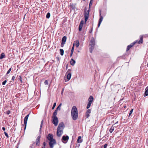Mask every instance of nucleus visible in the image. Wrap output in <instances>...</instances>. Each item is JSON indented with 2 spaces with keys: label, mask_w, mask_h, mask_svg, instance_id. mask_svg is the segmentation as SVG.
<instances>
[{
  "label": "nucleus",
  "mask_w": 148,
  "mask_h": 148,
  "mask_svg": "<svg viewBox=\"0 0 148 148\" xmlns=\"http://www.w3.org/2000/svg\"><path fill=\"white\" fill-rule=\"evenodd\" d=\"M44 84L45 85H48V81L47 80H45L44 82Z\"/></svg>",
  "instance_id": "36"
},
{
  "label": "nucleus",
  "mask_w": 148,
  "mask_h": 148,
  "mask_svg": "<svg viewBox=\"0 0 148 148\" xmlns=\"http://www.w3.org/2000/svg\"><path fill=\"white\" fill-rule=\"evenodd\" d=\"M2 130L4 131H5V127H2Z\"/></svg>",
  "instance_id": "54"
},
{
  "label": "nucleus",
  "mask_w": 148,
  "mask_h": 148,
  "mask_svg": "<svg viewBox=\"0 0 148 148\" xmlns=\"http://www.w3.org/2000/svg\"><path fill=\"white\" fill-rule=\"evenodd\" d=\"M62 103H60L59 104V105L58 106L59 107H60V108H61V106H62Z\"/></svg>",
  "instance_id": "51"
},
{
  "label": "nucleus",
  "mask_w": 148,
  "mask_h": 148,
  "mask_svg": "<svg viewBox=\"0 0 148 148\" xmlns=\"http://www.w3.org/2000/svg\"><path fill=\"white\" fill-rule=\"evenodd\" d=\"M144 36L146 37H148V34L144 35Z\"/></svg>",
  "instance_id": "53"
},
{
  "label": "nucleus",
  "mask_w": 148,
  "mask_h": 148,
  "mask_svg": "<svg viewBox=\"0 0 148 148\" xmlns=\"http://www.w3.org/2000/svg\"><path fill=\"white\" fill-rule=\"evenodd\" d=\"M90 45L94 46L95 45V40L94 38H92L90 42Z\"/></svg>",
  "instance_id": "11"
},
{
  "label": "nucleus",
  "mask_w": 148,
  "mask_h": 148,
  "mask_svg": "<svg viewBox=\"0 0 148 148\" xmlns=\"http://www.w3.org/2000/svg\"><path fill=\"white\" fill-rule=\"evenodd\" d=\"M16 78V76L14 75L13 76L12 78V80L13 81H14Z\"/></svg>",
  "instance_id": "41"
},
{
  "label": "nucleus",
  "mask_w": 148,
  "mask_h": 148,
  "mask_svg": "<svg viewBox=\"0 0 148 148\" xmlns=\"http://www.w3.org/2000/svg\"><path fill=\"white\" fill-rule=\"evenodd\" d=\"M11 68H10L9 70H8V72H7V73H6V74L7 75H8V74L9 73H10V71H11Z\"/></svg>",
  "instance_id": "37"
},
{
  "label": "nucleus",
  "mask_w": 148,
  "mask_h": 148,
  "mask_svg": "<svg viewBox=\"0 0 148 148\" xmlns=\"http://www.w3.org/2000/svg\"><path fill=\"white\" fill-rule=\"evenodd\" d=\"M90 11L89 9L87 11L84 10V17L85 18V23H86L88 18L89 13Z\"/></svg>",
  "instance_id": "3"
},
{
  "label": "nucleus",
  "mask_w": 148,
  "mask_h": 148,
  "mask_svg": "<svg viewBox=\"0 0 148 148\" xmlns=\"http://www.w3.org/2000/svg\"><path fill=\"white\" fill-rule=\"evenodd\" d=\"M64 89H63L62 90V92H61V94H62L63 93V91H64Z\"/></svg>",
  "instance_id": "57"
},
{
  "label": "nucleus",
  "mask_w": 148,
  "mask_h": 148,
  "mask_svg": "<svg viewBox=\"0 0 148 148\" xmlns=\"http://www.w3.org/2000/svg\"><path fill=\"white\" fill-rule=\"evenodd\" d=\"M7 82V80H5L2 82V85H5Z\"/></svg>",
  "instance_id": "42"
},
{
  "label": "nucleus",
  "mask_w": 148,
  "mask_h": 148,
  "mask_svg": "<svg viewBox=\"0 0 148 148\" xmlns=\"http://www.w3.org/2000/svg\"><path fill=\"white\" fill-rule=\"evenodd\" d=\"M71 8L73 10H74L75 8V5H71Z\"/></svg>",
  "instance_id": "33"
},
{
  "label": "nucleus",
  "mask_w": 148,
  "mask_h": 148,
  "mask_svg": "<svg viewBox=\"0 0 148 148\" xmlns=\"http://www.w3.org/2000/svg\"><path fill=\"white\" fill-rule=\"evenodd\" d=\"M60 53L61 56H63L64 54V51L63 49H60Z\"/></svg>",
  "instance_id": "21"
},
{
  "label": "nucleus",
  "mask_w": 148,
  "mask_h": 148,
  "mask_svg": "<svg viewBox=\"0 0 148 148\" xmlns=\"http://www.w3.org/2000/svg\"><path fill=\"white\" fill-rule=\"evenodd\" d=\"M133 109H132L130 111V112L129 113V115H128V117H130V116L132 114V112H133Z\"/></svg>",
  "instance_id": "27"
},
{
  "label": "nucleus",
  "mask_w": 148,
  "mask_h": 148,
  "mask_svg": "<svg viewBox=\"0 0 148 148\" xmlns=\"http://www.w3.org/2000/svg\"><path fill=\"white\" fill-rule=\"evenodd\" d=\"M40 136H38L37 137L36 139V143L37 146H39L40 145Z\"/></svg>",
  "instance_id": "8"
},
{
  "label": "nucleus",
  "mask_w": 148,
  "mask_h": 148,
  "mask_svg": "<svg viewBox=\"0 0 148 148\" xmlns=\"http://www.w3.org/2000/svg\"><path fill=\"white\" fill-rule=\"evenodd\" d=\"M100 16V18L99 20V23L98 24V27H99L100 25L103 20V18L102 16Z\"/></svg>",
  "instance_id": "13"
},
{
  "label": "nucleus",
  "mask_w": 148,
  "mask_h": 148,
  "mask_svg": "<svg viewBox=\"0 0 148 148\" xmlns=\"http://www.w3.org/2000/svg\"><path fill=\"white\" fill-rule=\"evenodd\" d=\"M79 45V43L78 40H76L75 42V46L77 47H78Z\"/></svg>",
  "instance_id": "24"
},
{
  "label": "nucleus",
  "mask_w": 148,
  "mask_h": 148,
  "mask_svg": "<svg viewBox=\"0 0 148 148\" xmlns=\"http://www.w3.org/2000/svg\"><path fill=\"white\" fill-rule=\"evenodd\" d=\"M19 79L21 81V83H23L22 81V79L21 78V76H19Z\"/></svg>",
  "instance_id": "35"
},
{
  "label": "nucleus",
  "mask_w": 148,
  "mask_h": 148,
  "mask_svg": "<svg viewBox=\"0 0 148 148\" xmlns=\"http://www.w3.org/2000/svg\"><path fill=\"white\" fill-rule=\"evenodd\" d=\"M81 136H79L78 137V138L77 140V141L78 143H81L82 142V141L81 140H80L81 139Z\"/></svg>",
  "instance_id": "25"
},
{
  "label": "nucleus",
  "mask_w": 148,
  "mask_h": 148,
  "mask_svg": "<svg viewBox=\"0 0 148 148\" xmlns=\"http://www.w3.org/2000/svg\"><path fill=\"white\" fill-rule=\"evenodd\" d=\"M84 23V21L83 20H82L80 23L79 25V31H81L83 26Z\"/></svg>",
  "instance_id": "9"
},
{
  "label": "nucleus",
  "mask_w": 148,
  "mask_h": 148,
  "mask_svg": "<svg viewBox=\"0 0 148 148\" xmlns=\"http://www.w3.org/2000/svg\"><path fill=\"white\" fill-rule=\"evenodd\" d=\"M148 95V86L146 87L145 90L144 96H146Z\"/></svg>",
  "instance_id": "16"
},
{
  "label": "nucleus",
  "mask_w": 148,
  "mask_h": 148,
  "mask_svg": "<svg viewBox=\"0 0 148 148\" xmlns=\"http://www.w3.org/2000/svg\"><path fill=\"white\" fill-rule=\"evenodd\" d=\"M71 115L73 119L76 120L78 117V112L76 107L74 106L72 108L71 110Z\"/></svg>",
  "instance_id": "1"
},
{
  "label": "nucleus",
  "mask_w": 148,
  "mask_h": 148,
  "mask_svg": "<svg viewBox=\"0 0 148 148\" xmlns=\"http://www.w3.org/2000/svg\"><path fill=\"white\" fill-rule=\"evenodd\" d=\"M56 103H54L53 106V107H52V110H53L54 109L55 107L56 106Z\"/></svg>",
  "instance_id": "34"
},
{
  "label": "nucleus",
  "mask_w": 148,
  "mask_h": 148,
  "mask_svg": "<svg viewBox=\"0 0 148 148\" xmlns=\"http://www.w3.org/2000/svg\"><path fill=\"white\" fill-rule=\"evenodd\" d=\"M56 144V141L55 140H50L49 142V144L50 148H53L54 145Z\"/></svg>",
  "instance_id": "5"
},
{
  "label": "nucleus",
  "mask_w": 148,
  "mask_h": 148,
  "mask_svg": "<svg viewBox=\"0 0 148 148\" xmlns=\"http://www.w3.org/2000/svg\"><path fill=\"white\" fill-rule=\"evenodd\" d=\"M61 109V108L58 106L57 108V109L56 110L57 111L58 110H60Z\"/></svg>",
  "instance_id": "44"
},
{
  "label": "nucleus",
  "mask_w": 148,
  "mask_h": 148,
  "mask_svg": "<svg viewBox=\"0 0 148 148\" xmlns=\"http://www.w3.org/2000/svg\"><path fill=\"white\" fill-rule=\"evenodd\" d=\"M62 103H60L59 104V105L58 106L59 107H60V108H61V106H62Z\"/></svg>",
  "instance_id": "50"
},
{
  "label": "nucleus",
  "mask_w": 148,
  "mask_h": 148,
  "mask_svg": "<svg viewBox=\"0 0 148 148\" xmlns=\"http://www.w3.org/2000/svg\"><path fill=\"white\" fill-rule=\"evenodd\" d=\"M42 148H45V147H42Z\"/></svg>",
  "instance_id": "61"
},
{
  "label": "nucleus",
  "mask_w": 148,
  "mask_h": 148,
  "mask_svg": "<svg viewBox=\"0 0 148 148\" xmlns=\"http://www.w3.org/2000/svg\"><path fill=\"white\" fill-rule=\"evenodd\" d=\"M107 146V144H105L104 145V148H106Z\"/></svg>",
  "instance_id": "47"
},
{
  "label": "nucleus",
  "mask_w": 148,
  "mask_h": 148,
  "mask_svg": "<svg viewBox=\"0 0 148 148\" xmlns=\"http://www.w3.org/2000/svg\"><path fill=\"white\" fill-rule=\"evenodd\" d=\"M75 61L73 60V59H71V61H70V63L71 65L74 66L75 64Z\"/></svg>",
  "instance_id": "18"
},
{
  "label": "nucleus",
  "mask_w": 148,
  "mask_h": 148,
  "mask_svg": "<svg viewBox=\"0 0 148 148\" xmlns=\"http://www.w3.org/2000/svg\"><path fill=\"white\" fill-rule=\"evenodd\" d=\"M16 148H18V147H17Z\"/></svg>",
  "instance_id": "62"
},
{
  "label": "nucleus",
  "mask_w": 148,
  "mask_h": 148,
  "mask_svg": "<svg viewBox=\"0 0 148 148\" xmlns=\"http://www.w3.org/2000/svg\"><path fill=\"white\" fill-rule=\"evenodd\" d=\"M1 138H0V141H1Z\"/></svg>",
  "instance_id": "63"
},
{
  "label": "nucleus",
  "mask_w": 148,
  "mask_h": 148,
  "mask_svg": "<svg viewBox=\"0 0 148 148\" xmlns=\"http://www.w3.org/2000/svg\"><path fill=\"white\" fill-rule=\"evenodd\" d=\"M92 29H91L90 31V33H91L92 32Z\"/></svg>",
  "instance_id": "56"
},
{
  "label": "nucleus",
  "mask_w": 148,
  "mask_h": 148,
  "mask_svg": "<svg viewBox=\"0 0 148 148\" xmlns=\"http://www.w3.org/2000/svg\"><path fill=\"white\" fill-rule=\"evenodd\" d=\"M53 136L52 134H48V137H47L48 140L49 141L55 140L53 138Z\"/></svg>",
  "instance_id": "10"
},
{
  "label": "nucleus",
  "mask_w": 148,
  "mask_h": 148,
  "mask_svg": "<svg viewBox=\"0 0 148 148\" xmlns=\"http://www.w3.org/2000/svg\"><path fill=\"white\" fill-rule=\"evenodd\" d=\"M147 142H148V139H147Z\"/></svg>",
  "instance_id": "59"
},
{
  "label": "nucleus",
  "mask_w": 148,
  "mask_h": 148,
  "mask_svg": "<svg viewBox=\"0 0 148 148\" xmlns=\"http://www.w3.org/2000/svg\"><path fill=\"white\" fill-rule=\"evenodd\" d=\"M91 110L90 109H88L86 113L90 114L91 113Z\"/></svg>",
  "instance_id": "39"
},
{
  "label": "nucleus",
  "mask_w": 148,
  "mask_h": 148,
  "mask_svg": "<svg viewBox=\"0 0 148 148\" xmlns=\"http://www.w3.org/2000/svg\"><path fill=\"white\" fill-rule=\"evenodd\" d=\"M64 127V124L63 122L59 123L57 128V135L58 137H60L63 134Z\"/></svg>",
  "instance_id": "2"
},
{
  "label": "nucleus",
  "mask_w": 148,
  "mask_h": 148,
  "mask_svg": "<svg viewBox=\"0 0 148 148\" xmlns=\"http://www.w3.org/2000/svg\"><path fill=\"white\" fill-rule=\"evenodd\" d=\"M68 73H70V74H71V69H69L68 70L67 72L66 73V74H67Z\"/></svg>",
  "instance_id": "30"
},
{
  "label": "nucleus",
  "mask_w": 148,
  "mask_h": 148,
  "mask_svg": "<svg viewBox=\"0 0 148 148\" xmlns=\"http://www.w3.org/2000/svg\"><path fill=\"white\" fill-rule=\"evenodd\" d=\"M45 145H46V143L45 142H44L43 143V146H44V147H45Z\"/></svg>",
  "instance_id": "48"
},
{
  "label": "nucleus",
  "mask_w": 148,
  "mask_h": 148,
  "mask_svg": "<svg viewBox=\"0 0 148 148\" xmlns=\"http://www.w3.org/2000/svg\"><path fill=\"white\" fill-rule=\"evenodd\" d=\"M93 0H90L89 4V8H90V7L91 6L92 4V1Z\"/></svg>",
  "instance_id": "32"
},
{
  "label": "nucleus",
  "mask_w": 148,
  "mask_h": 148,
  "mask_svg": "<svg viewBox=\"0 0 148 148\" xmlns=\"http://www.w3.org/2000/svg\"><path fill=\"white\" fill-rule=\"evenodd\" d=\"M52 118H53V123L54 124L55 126H57L58 122V118L57 116H55V117H52Z\"/></svg>",
  "instance_id": "4"
},
{
  "label": "nucleus",
  "mask_w": 148,
  "mask_h": 148,
  "mask_svg": "<svg viewBox=\"0 0 148 148\" xmlns=\"http://www.w3.org/2000/svg\"><path fill=\"white\" fill-rule=\"evenodd\" d=\"M89 114H90L86 113V117L87 118H88V117L89 116H90Z\"/></svg>",
  "instance_id": "38"
},
{
  "label": "nucleus",
  "mask_w": 148,
  "mask_h": 148,
  "mask_svg": "<svg viewBox=\"0 0 148 148\" xmlns=\"http://www.w3.org/2000/svg\"><path fill=\"white\" fill-rule=\"evenodd\" d=\"M147 66H148V63H147Z\"/></svg>",
  "instance_id": "64"
},
{
  "label": "nucleus",
  "mask_w": 148,
  "mask_h": 148,
  "mask_svg": "<svg viewBox=\"0 0 148 148\" xmlns=\"http://www.w3.org/2000/svg\"><path fill=\"white\" fill-rule=\"evenodd\" d=\"M50 16V14L48 12L47 14L46 15V17L47 18H49Z\"/></svg>",
  "instance_id": "26"
},
{
  "label": "nucleus",
  "mask_w": 148,
  "mask_h": 148,
  "mask_svg": "<svg viewBox=\"0 0 148 148\" xmlns=\"http://www.w3.org/2000/svg\"><path fill=\"white\" fill-rule=\"evenodd\" d=\"M93 49H90V53H92V50H93Z\"/></svg>",
  "instance_id": "55"
},
{
  "label": "nucleus",
  "mask_w": 148,
  "mask_h": 148,
  "mask_svg": "<svg viewBox=\"0 0 148 148\" xmlns=\"http://www.w3.org/2000/svg\"><path fill=\"white\" fill-rule=\"evenodd\" d=\"M58 58V60H59V58H58H58Z\"/></svg>",
  "instance_id": "60"
},
{
  "label": "nucleus",
  "mask_w": 148,
  "mask_h": 148,
  "mask_svg": "<svg viewBox=\"0 0 148 148\" xmlns=\"http://www.w3.org/2000/svg\"><path fill=\"white\" fill-rule=\"evenodd\" d=\"M10 110H8L6 112V114L8 115L10 114Z\"/></svg>",
  "instance_id": "43"
},
{
  "label": "nucleus",
  "mask_w": 148,
  "mask_h": 148,
  "mask_svg": "<svg viewBox=\"0 0 148 148\" xmlns=\"http://www.w3.org/2000/svg\"><path fill=\"white\" fill-rule=\"evenodd\" d=\"M68 64L66 65V69L67 70V68H68Z\"/></svg>",
  "instance_id": "58"
},
{
  "label": "nucleus",
  "mask_w": 148,
  "mask_h": 148,
  "mask_svg": "<svg viewBox=\"0 0 148 148\" xmlns=\"http://www.w3.org/2000/svg\"><path fill=\"white\" fill-rule=\"evenodd\" d=\"M69 137L68 136H63L62 137V141L63 142V140L64 141H66L69 139Z\"/></svg>",
  "instance_id": "12"
},
{
  "label": "nucleus",
  "mask_w": 148,
  "mask_h": 148,
  "mask_svg": "<svg viewBox=\"0 0 148 148\" xmlns=\"http://www.w3.org/2000/svg\"><path fill=\"white\" fill-rule=\"evenodd\" d=\"M91 104V103L88 102V104H87L86 107V108L87 109L89 108L90 107Z\"/></svg>",
  "instance_id": "28"
},
{
  "label": "nucleus",
  "mask_w": 148,
  "mask_h": 148,
  "mask_svg": "<svg viewBox=\"0 0 148 148\" xmlns=\"http://www.w3.org/2000/svg\"><path fill=\"white\" fill-rule=\"evenodd\" d=\"M99 13H100L99 16H101V10H99Z\"/></svg>",
  "instance_id": "49"
},
{
  "label": "nucleus",
  "mask_w": 148,
  "mask_h": 148,
  "mask_svg": "<svg viewBox=\"0 0 148 148\" xmlns=\"http://www.w3.org/2000/svg\"><path fill=\"white\" fill-rule=\"evenodd\" d=\"M29 114H28L24 118V124L25 125V128H24L25 130L26 129V127L27 121V120H28V117L29 116Z\"/></svg>",
  "instance_id": "6"
},
{
  "label": "nucleus",
  "mask_w": 148,
  "mask_h": 148,
  "mask_svg": "<svg viewBox=\"0 0 148 148\" xmlns=\"http://www.w3.org/2000/svg\"><path fill=\"white\" fill-rule=\"evenodd\" d=\"M71 74L70 73L67 74V79H68V81L71 78Z\"/></svg>",
  "instance_id": "19"
},
{
  "label": "nucleus",
  "mask_w": 148,
  "mask_h": 148,
  "mask_svg": "<svg viewBox=\"0 0 148 148\" xmlns=\"http://www.w3.org/2000/svg\"><path fill=\"white\" fill-rule=\"evenodd\" d=\"M57 114V111L56 110H55L53 113V117H55V116H56V115Z\"/></svg>",
  "instance_id": "22"
},
{
  "label": "nucleus",
  "mask_w": 148,
  "mask_h": 148,
  "mask_svg": "<svg viewBox=\"0 0 148 148\" xmlns=\"http://www.w3.org/2000/svg\"><path fill=\"white\" fill-rule=\"evenodd\" d=\"M90 49H93L94 46L90 45Z\"/></svg>",
  "instance_id": "45"
},
{
  "label": "nucleus",
  "mask_w": 148,
  "mask_h": 148,
  "mask_svg": "<svg viewBox=\"0 0 148 148\" xmlns=\"http://www.w3.org/2000/svg\"><path fill=\"white\" fill-rule=\"evenodd\" d=\"M42 124H43V121H41V124H40V132H41V128H42Z\"/></svg>",
  "instance_id": "29"
},
{
  "label": "nucleus",
  "mask_w": 148,
  "mask_h": 148,
  "mask_svg": "<svg viewBox=\"0 0 148 148\" xmlns=\"http://www.w3.org/2000/svg\"><path fill=\"white\" fill-rule=\"evenodd\" d=\"M114 127L113 126V125L112 127H111V128L109 130V131L110 133H112L113 132V131L114 130Z\"/></svg>",
  "instance_id": "20"
},
{
  "label": "nucleus",
  "mask_w": 148,
  "mask_h": 148,
  "mask_svg": "<svg viewBox=\"0 0 148 148\" xmlns=\"http://www.w3.org/2000/svg\"><path fill=\"white\" fill-rule=\"evenodd\" d=\"M143 36L142 35H140V40L138 41V43L139 44L142 43L143 42Z\"/></svg>",
  "instance_id": "15"
},
{
  "label": "nucleus",
  "mask_w": 148,
  "mask_h": 148,
  "mask_svg": "<svg viewBox=\"0 0 148 148\" xmlns=\"http://www.w3.org/2000/svg\"><path fill=\"white\" fill-rule=\"evenodd\" d=\"M73 54V53L71 52L70 55V57H71L72 56Z\"/></svg>",
  "instance_id": "52"
},
{
  "label": "nucleus",
  "mask_w": 148,
  "mask_h": 148,
  "mask_svg": "<svg viewBox=\"0 0 148 148\" xmlns=\"http://www.w3.org/2000/svg\"><path fill=\"white\" fill-rule=\"evenodd\" d=\"M93 97L92 96H90L88 99V101H89L88 103H91L92 104L93 101Z\"/></svg>",
  "instance_id": "14"
},
{
  "label": "nucleus",
  "mask_w": 148,
  "mask_h": 148,
  "mask_svg": "<svg viewBox=\"0 0 148 148\" xmlns=\"http://www.w3.org/2000/svg\"><path fill=\"white\" fill-rule=\"evenodd\" d=\"M65 44V43H63V42H62L61 43V47H63L64 46V45Z\"/></svg>",
  "instance_id": "46"
},
{
  "label": "nucleus",
  "mask_w": 148,
  "mask_h": 148,
  "mask_svg": "<svg viewBox=\"0 0 148 148\" xmlns=\"http://www.w3.org/2000/svg\"><path fill=\"white\" fill-rule=\"evenodd\" d=\"M5 56V54L4 53H2L1 54V56H0V59H2Z\"/></svg>",
  "instance_id": "23"
},
{
  "label": "nucleus",
  "mask_w": 148,
  "mask_h": 148,
  "mask_svg": "<svg viewBox=\"0 0 148 148\" xmlns=\"http://www.w3.org/2000/svg\"><path fill=\"white\" fill-rule=\"evenodd\" d=\"M136 42L135 41L133 43H132L130 45H128L126 49V51H127L129 50L130 49L133 47L136 43Z\"/></svg>",
  "instance_id": "7"
},
{
  "label": "nucleus",
  "mask_w": 148,
  "mask_h": 148,
  "mask_svg": "<svg viewBox=\"0 0 148 148\" xmlns=\"http://www.w3.org/2000/svg\"><path fill=\"white\" fill-rule=\"evenodd\" d=\"M74 44H73V46L72 48L71 51V52L73 53L74 51Z\"/></svg>",
  "instance_id": "31"
},
{
  "label": "nucleus",
  "mask_w": 148,
  "mask_h": 148,
  "mask_svg": "<svg viewBox=\"0 0 148 148\" xmlns=\"http://www.w3.org/2000/svg\"><path fill=\"white\" fill-rule=\"evenodd\" d=\"M4 133L5 135L6 136V137L7 138H8L9 137V136H8V134L5 132H4Z\"/></svg>",
  "instance_id": "40"
},
{
  "label": "nucleus",
  "mask_w": 148,
  "mask_h": 148,
  "mask_svg": "<svg viewBox=\"0 0 148 148\" xmlns=\"http://www.w3.org/2000/svg\"><path fill=\"white\" fill-rule=\"evenodd\" d=\"M66 40V36H64L62 38V42L65 43Z\"/></svg>",
  "instance_id": "17"
}]
</instances>
